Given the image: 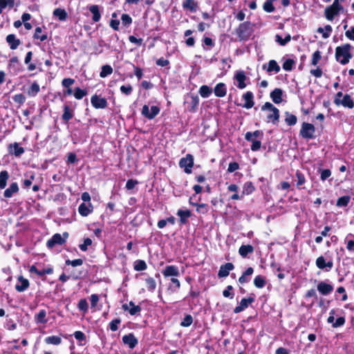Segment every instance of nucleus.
Returning <instances> with one entry per match:
<instances>
[{
  "mask_svg": "<svg viewBox=\"0 0 354 354\" xmlns=\"http://www.w3.org/2000/svg\"><path fill=\"white\" fill-rule=\"evenodd\" d=\"M353 47L349 44H345L335 48L336 60L342 65L348 64L352 58L351 50Z\"/></svg>",
  "mask_w": 354,
  "mask_h": 354,
  "instance_id": "1",
  "label": "nucleus"
},
{
  "mask_svg": "<svg viewBox=\"0 0 354 354\" xmlns=\"http://www.w3.org/2000/svg\"><path fill=\"white\" fill-rule=\"evenodd\" d=\"M344 0H334L333 4L325 9V17L328 21H333L335 16L343 10V7L340 4Z\"/></svg>",
  "mask_w": 354,
  "mask_h": 354,
  "instance_id": "2",
  "label": "nucleus"
},
{
  "mask_svg": "<svg viewBox=\"0 0 354 354\" xmlns=\"http://www.w3.org/2000/svg\"><path fill=\"white\" fill-rule=\"evenodd\" d=\"M262 111L268 110L270 113L267 116L268 122H272L276 124L279 121V111L270 102H266L261 107Z\"/></svg>",
  "mask_w": 354,
  "mask_h": 354,
  "instance_id": "3",
  "label": "nucleus"
},
{
  "mask_svg": "<svg viewBox=\"0 0 354 354\" xmlns=\"http://www.w3.org/2000/svg\"><path fill=\"white\" fill-rule=\"evenodd\" d=\"M334 103L337 106L342 105L348 109H353L354 107V102L351 96L348 94L344 95L341 91L336 94Z\"/></svg>",
  "mask_w": 354,
  "mask_h": 354,
  "instance_id": "4",
  "label": "nucleus"
},
{
  "mask_svg": "<svg viewBox=\"0 0 354 354\" xmlns=\"http://www.w3.org/2000/svg\"><path fill=\"white\" fill-rule=\"evenodd\" d=\"M315 127L310 123L304 122L300 130V135L305 139L310 140L314 138Z\"/></svg>",
  "mask_w": 354,
  "mask_h": 354,
  "instance_id": "5",
  "label": "nucleus"
},
{
  "mask_svg": "<svg viewBox=\"0 0 354 354\" xmlns=\"http://www.w3.org/2000/svg\"><path fill=\"white\" fill-rule=\"evenodd\" d=\"M64 237L60 234H55L50 239L47 241L46 245L49 248H53L56 245H62L65 243L66 239L68 236V234L67 232H64L63 234Z\"/></svg>",
  "mask_w": 354,
  "mask_h": 354,
  "instance_id": "6",
  "label": "nucleus"
},
{
  "mask_svg": "<svg viewBox=\"0 0 354 354\" xmlns=\"http://www.w3.org/2000/svg\"><path fill=\"white\" fill-rule=\"evenodd\" d=\"M236 34L241 40L247 39L250 35V28L249 22L241 24L237 28Z\"/></svg>",
  "mask_w": 354,
  "mask_h": 354,
  "instance_id": "7",
  "label": "nucleus"
},
{
  "mask_svg": "<svg viewBox=\"0 0 354 354\" xmlns=\"http://www.w3.org/2000/svg\"><path fill=\"white\" fill-rule=\"evenodd\" d=\"M194 165V158L191 154H187L185 157L181 158L179 162V166L184 168V171L187 174L192 172V168Z\"/></svg>",
  "mask_w": 354,
  "mask_h": 354,
  "instance_id": "8",
  "label": "nucleus"
},
{
  "mask_svg": "<svg viewBox=\"0 0 354 354\" xmlns=\"http://www.w3.org/2000/svg\"><path fill=\"white\" fill-rule=\"evenodd\" d=\"M160 112V109L157 106H152L149 110L147 105H144L142 110V114L148 119L154 118Z\"/></svg>",
  "mask_w": 354,
  "mask_h": 354,
  "instance_id": "9",
  "label": "nucleus"
},
{
  "mask_svg": "<svg viewBox=\"0 0 354 354\" xmlns=\"http://www.w3.org/2000/svg\"><path fill=\"white\" fill-rule=\"evenodd\" d=\"M316 266L321 270L326 269V271H329L333 267V261L331 259L326 261L325 258L320 256L316 259Z\"/></svg>",
  "mask_w": 354,
  "mask_h": 354,
  "instance_id": "10",
  "label": "nucleus"
},
{
  "mask_svg": "<svg viewBox=\"0 0 354 354\" xmlns=\"http://www.w3.org/2000/svg\"><path fill=\"white\" fill-rule=\"evenodd\" d=\"M91 102L95 109H104L107 106V101L104 97L94 95L91 98Z\"/></svg>",
  "mask_w": 354,
  "mask_h": 354,
  "instance_id": "11",
  "label": "nucleus"
},
{
  "mask_svg": "<svg viewBox=\"0 0 354 354\" xmlns=\"http://www.w3.org/2000/svg\"><path fill=\"white\" fill-rule=\"evenodd\" d=\"M122 342L124 344L127 345L130 348H133L138 344V339L136 338L133 333L125 335L122 337Z\"/></svg>",
  "mask_w": 354,
  "mask_h": 354,
  "instance_id": "12",
  "label": "nucleus"
},
{
  "mask_svg": "<svg viewBox=\"0 0 354 354\" xmlns=\"http://www.w3.org/2000/svg\"><path fill=\"white\" fill-rule=\"evenodd\" d=\"M317 290L323 295H329L333 290V286L324 281H321L317 285Z\"/></svg>",
  "mask_w": 354,
  "mask_h": 354,
  "instance_id": "13",
  "label": "nucleus"
},
{
  "mask_svg": "<svg viewBox=\"0 0 354 354\" xmlns=\"http://www.w3.org/2000/svg\"><path fill=\"white\" fill-rule=\"evenodd\" d=\"M234 265L232 263H226L220 267L218 276L219 278L226 277L229 275L230 272L234 269Z\"/></svg>",
  "mask_w": 354,
  "mask_h": 354,
  "instance_id": "14",
  "label": "nucleus"
},
{
  "mask_svg": "<svg viewBox=\"0 0 354 354\" xmlns=\"http://www.w3.org/2000/svg\"><path fill=\"white\" fill-rule=\"evenodd\" d=\"M162 273L165 277H178L179 275V270L178 267L175 266H167Z\"/></svg>",
  "mask_w": 354,
  "mask_h": 354,
  "instance_id": "15",
  "label": "nucleus"
},
{
  "mask_svg": "<svg viewBox=\"0 0 354 354\" xmlns=\"http://www.w3.org/2000/svg\"><path fill=\"white\" fill-rule=\"evenodd\" d=\"M254 301L252 297L243 298L241 299L240 304L234 309V313H239L248 307L249 304Z\"/></svg>",
  "mask_w": 354,
  "mask_h": 354,
  "instance_id": "16",
  "label": "nucleus"
},
{
  "mask_svg": "<svg viewBox=\"0 0 354 354\" xmlns=\"http://www.w3.org/2000/svg\"><path fill=\"white\" fill-rule=\"evenodd\" d=\"M122 308L124 310L129 311L131 315H135L141 311V308L136 305L133 301H130L129 304H123Z\"/></svg>",
  "mask_w": 354,
  "mask_h": 354,
  "instance_id": "17",
  "label": "nucleus"
},
{
  "mask_svg": "<svg viewBox=\"0 0 354 354\" xmlns=\"http://www.w3.org/2000/svg\"><path fill=\"white\" fill-rule=\"evenodd\" d=\"M243 99L245 101V103L243 104V108L248 109L254 106V95L252 92L248 91L245 94H243Z\"/></svg>",
  "mask_w": 354,
  "mask_h": 354,
  "instance_id": "18",
  "label": "nucleus"
},
{
  "mask_svg": "<svg viewBox=\"0 0 354 354\" xmlns=\"http://www.w3.org/2000/svg\"><path fill=\"white\" fill-rule=\"evenodd\" d=\"M29 286V281L28 279L24 278L22 276L19 277L18 283L15 286V289L18 292L25 291Z\"/></svg>",
  "mask_w": 354,
  "mask_h": 354,
  "instance_id": "19",
  "label": "nucleus"
},
{
  "mask_svg": "<svg viewBox=\"0 0 354 354\" xmlns=\"http://www.w3.org/2000/svg\"><path fill=\"white\" fill-rule=\"evenodd\" d=\"M9 152L14 154L15 156H20L24 153V149L19 146V143L15 142L9 145Z\"/></svg>",
  "mask_w": 354,
  "mask_h": 354,
  "instance_id": "20",
  "label": "nucleus"
},
{
  "mask_svg": "<svg viewBox=\"0 0 354 354\" xmlns=\"http://www.w3.org/2000/svg\"><path fill=\"white\" fill-rule=\"evenodd\" d=\"M283 91L281 88H275L270 93V97L273 102L279 104L282 102Z\"/></svg>",
  "mask_w": 354,
  "mask_h": 354,
  "instance_id": "21",
  "label": "nucleus"
},
{
  "mask_svg": "<svg viewBox=\"0 0 354 354\" xmlns=\"http://www.w3.org/2000/svg\"><path fill=\"white\" fill-rule=\"evenodd\" d=\"M92 211L93 206L90 203L87 204L83 203L78 207L79 213L83 216H88Z\"/></svg>",
  "mask_w": 354,
  "mask_h": 354,
  "instance_id": "22",
  "label": "nucleus"
},
{
  "mask_svg": "<svg viewBox=\"0 0 354 354\" xmlns=\"http://www.w3.org/2000/svg\"><path fill=\"white\" fill-rule=\"evenodd\" d=\"M6 41L10 45V47L12 50H15L17 48V47L20 45V40L17 39L15 35L10 34L6 37Z\"/></svg>",
  "mask_w": 354,
  "mask_h": 354,
  "instance_id": "23",
  "label": "nucleus"
},
{
  "mask_svg": "<svg viewBox=\"0 0 354 354\" xmlns=\"http://www.w3.org/2000/svg\"><path fill=\"white\" fill-rule=\"evenodd\" d=\"M177 216L180 217V222L181 224H185L187 222L188 218L191 216V211L189 209H178L177 212Z\"/></svg>",
  "mask_w": 354,
  "mask_h": 354,
  "instance_id": "24",
  "label": "nucleus"
},
{
  "mask_svg": "<svg viewBox=\"0 0 354 354\" xmlns=\"http://www.w3.org/2000/svg\"><path fill=\"white\" fill-rule=\"evenodd\" d=\"M214 94L218 97H223L226 95L227 88L223 83H218L214 88Z\"/></svg>",
  "mask_w": 354,
  "mask_h": 354,
  "instance_id": "25",
  "label": "nucleus"
},
{
  "mask_svg": "<svg viewBox=\"0 0 354 354\" xmlns=\"http://www.w3.org/2000/svg\"><path fill=\"white\" fill-rule=\"evenodd\" d=\"M19 191V187L17 183H12L3 193L6 198H11L12 195Z\"/></svg>",
  "mask_w": 354,
  "mask_h": 354,
  "instance_id": "26",
  "label": "nucleus"
},
{
  "mask_svg": "<svg viewBox=\"0 0 354 354\" xmlns=\"http://www.w3.org/2000/svg\"><path fill=\"white\" fill-rule=\"evenodd\" d=\"M235 79L238 82V88L243 89L246 86V84L245 83L246 77L243 71H239L235 75Z\"/></svg>",
  "mask_w": 354,
  "mask_h": 354,
  "instance_id": "27",
  "label": "nucleus"
},
{
  "mask_svg": "<svg viewBox=\"0 0 354 354\" xmlns=\"http://www.w3.org/2000/svg\"><path fill=\"white\" fill-rule=\"evenodd\" d=\"M254 252V248L251 245H242L239 250V253L242 257H246L248 254Z\"/></svg>",
  "mask_w": 354,
  "mask_h": 354,
  "instance_id": "28",
  "label": "nucleus"
},
{
  "mask_svg": "<svg viewBox=\"0 0 354 354\" xmlns=\"http://www.w3.org/2000/svg\"><path fill=\"white\" fill-rule=\"evenodd\" d=\"M254 270L250 267L247 268L245 272L239 277V282L241 284L248 283L250 281V277L253 274Z\"/></svg>",
  "mask_w": 354,
  "mask_h": 354,
  "instance_id": "29",
  "label": "nucleus"
},
{
  "mask_svg": "<svg viewBox=\"0 0 354 354\" xmlns=\"http://www.w3.org/2000/svg\"><path fill=\"white\" fill-rule=\"evenodd\" d=\"M40 91V87L37 82H34L27 91V94L30 97H35Z\"/></svg>",
  "mask_w": 354,
  "mask_h": 354,
  "instance_id": "30",
  "label": "nucleus"
},
{
  "mask_svg": "<svg viewBox=\"0 0 354 354\" xmlns=\"http://www.w3.org/2000/svg\"><path fill=\"white\" fill-rule=\"evenodd\" d=\"M89 10L93 14L92 19L95 22L99 21L100 18H101V15H100V11H99L98 6L93 5L91 6H90Z\"/></svg>",
  "mask_w": 354,
  "mask_h": 354,
  "instance_id": "31",
  "label": "nucleus"
},
{
  "mask_svg": "<svg viewBox=\"0 0 354 354\" xmlns=\"http://www.w3.org/2000/svg\"><path fill=\"white\" fill-rule=\"evenodd\" d=\"M280 66L275 60L272 59L268 62L267 68V71L268 73L274 72V73H278L280 71Z\"/></svg>",
  "mask_w": 354,
  "mask_h": 354,
  "instance_id": "32",
  "label": "nucleus"
},
{
  "mask_svg": "<svg viewBox=\"0 0 354 354\" xmlns=\"http://www.w3.org/2000/svg\"><path fill=\"white\" fill-rule=\"evenodd\" d=\"M262 136H263V133L259 130H257L254 132H247L245 133V138L246 140L250 142V141L255 140V138H259Z\"/></svg>",
  "mask_w": 354,
  "mask_h": 354,
  "instance_id": "33",
  "label": "nucleus"
},
{
  "mask_svg": "<svg viewBox=\"0 0 354 354\" xmlns=\"http://www.w3.org/2000/svg\"><path fill=\"white\" fill-rule=\"evenodd\" d=\"M212 93V89L207 85H203L199 89V94L203 98L208 97Z\"/></svg>",
  "mask_w": 354,
  "mask_h": 354,
  "instance_id": "34",
  "label": "nucleus"
},
{
  "mask_svg": "<svg viewBox=\"0 0 354 354\" xmlns=\"http://www.w3.org/2000/svg\"><path fill=\"white\" fill-rule=\"evenodd\" d=\"M9 178L8 172L6 170L0 172V189H4Z\"/></svg>",
  "mask_w": 354,
  "mask_h": 354,
  "instance_id": "35",
  "label": "nucleus"
},
{
  "mask_svg": "<svg viewBox=\"0 0 354 354\" xmlns=\"http://www.w3.org/2000/svg\"><path fill=\"white\" fill-rule=\"evenodd\" d=\"M54 16L57 17L60 21L66 20L67 17V13L65 10L62 8H56L53 11Z\"/></svg>",
  "mask_w": 354,
  "mask_h": 354,
  "instance_id": "36",
  "label": "nucleus"
},
{
  "mask_svg": "<svg viewBox=\"0 0 354 354\" xmlns=\"http://www.w3.org/2000/svg\"><path fill=\"white\" fill-rule=\"evenodd\" d=\"M332 27L330 25H326L324 28L319 27L317 29V32L322 34V37L324 39L329 37L330 32H332Z\"/></svg>",
  "mask_w": 354,
  "mask_h": 354,
  "instance_id": "37",
  "label": "nucleus"
},
{
  "mask_svg": "<svg viewBox=\"0 0 354 354\" xmlns=\"http://www.w3.org/2000/svg\"><path fill=\"white\" fill-rule=\"evenodd\" d=\"M46 312L45 310H41L35 316V321L39 324H46L47 319H46Z\"/></svg>",
  "mask_w": 354,
  "mask_h": 354,
  "instance_id": "38",
  "label": "nucleus"
},
{
  "mask_svg": "<svg viewBox=\"0 0 354 354\" xmlns=\"http://www.w3.org/2000/svg\"><path fill=\"white\" fill-rule=\"evenodd\" d=\"M45 342L48 344L59 345L62 342V339L58 336H49L46 337Z\"/></svg>",
  "mask_w": 354,
  "mask_h": 354,
  "instance_id": "39",
  "label": "nucleus"
},
{
  "mask_svg": "<svg viewBox=\"0 0 354 354\" xmlns=\"http://www.w3.org/2000/svg\"><path fill=\"white\" fill-rule=\"evenodd\" d=\"M145 282L147 290L153 292L156 288V280L152 277H148L145 279Z\"/></svg>",
  "mask_w": 354,
  "mask_h": 354,
  "instance_id": "40",
  "label": "nucleus"
},
{
  "mask_svg": "<svg viewBox=\"0 0 354 354\" xmlns=\"http://www.w3.org/2000/svg\"><path fill=\"white\" fill-rule=\"evenodd\" d=\"M190 104L191 107L189 109L190 111L194 112L196 109V107L199 103V98L196 95L190 96V102H188Z\"/></svg>",
  "mask_w": 354,
  "mask_h": 354,
  "instance_id": "41",
  "label": "nucleus"
},
{
  "mask_svg": "<svg viewBox=\"0 0 354 354\" xmlns=\"http://www.w3.org/2000/svg\"><path fill=\"white\" fill-rule=\"evenodd\" d=\"M171 282L174 285H169L168 289L171 290L172 292H176L180 287V282L176 278H171Z\"/></svg>",
  "mask_w": 354,
  "mask_h": 354,
  "instance_id": "42",
  "label": "nucleus"
},
{
  "mask_svg": "<svg viewBox=\"0 0 354 354\" xmlns=\"http://www.w3.org/2000/svg\"><path fill=\"white\" fill-rule=\"evenodd\" d=\"M254 284L258 288H263L266 285L264 277L261 275L257 276L254 279Z\"/></svg>",
  "mask_w": 354,
  "mask_h": 354,
  "instance_id": "43",
  "label": "nucleus"
},
{
  "mask_svg": "<svg viewBox=\"0 0 354 354\" xmlns=\"http://www.w3.org/2000/svg\"><path fill=\"white\" fill-rule=\"evenodd\" d=\"M147 264L143 260H137L134 262V270L136 271H142L147 269Z\"/></svg>",
  "mask_w": 354,
  "mask_h": 354,
  "instance_id": "44",
  "label": "nucleus"
},
{
  "mask_svg": "<svg viewBox=\"0 0 354 354\" xmlns=\"http://www.w3.org/2000/svg\"><path fill=\"white\" fill-rule=\"evenodd\" d=\"M113 73V68L109 65H104L102 67L101 72L100 73V76L101 77H105L109 75H111Z\"/></svg>",
  "mask_w": 354,
  "mask_h": 354,
  "instance_id": "45",
  "label": "nucleus"
},
{
  "mask_svg": "<svg viewBox=\"0 0 354 354\" xmlns=\"http://www.w3.org/2000/svg\"><path fill=\"white\" fill-rule=\"evenodd\" d=\"M297 117L295 115L290 114L288 112L286 113L285 121L289 126L295 125L297 123Z\"/></svg>",
  "mask_w": 354,
  "mask_h": 354,
  "instance_id": "46",
  "label": "nucleus"
},
{
  "mask_svg": "<svg viewBox=\"0 0 354 354\" xmlns=\"http://www.w3.org/2000/svg\"><path fill=\"white\" fill-rule=\"evenodd\" d=\"M41 32H42V28L41 27H37L35 28V35H34V38L35 39H38L41 41H44L46 39H47V35L46 34H44V35H40Z\"/></svg>",
  "mask_w": 354,
  "mask_h": 354,
  "instance_id": "47",
  "label": "nucleus"
},
{
  "mask_svg": "<svg viewBox=\"0 0 354 354\" xmlns=\"http://www.w3.org/2000/svg\"><path fill=\"white\" fill-rule=\"evenodd\" d=\"M73 115L72 112L70 111V108L68 106L66 105L64 107V113L62 115V119L65 121H68L73 118Z\"/></svg>",
  "mask_w": 354,
  "mask_h": 354,
  "instance_id": "48",
  "label": "nucleus"
},
{
  "mask_svg": "<svg viewBox=\"0 0 354 354\" xmlns=\"http://www.w3.org/2000/svg\"><path fill=\"white\" fill-rule=\"evenodd\" d=\"M275 38V41L281 46H285L291 39L290 35H288L284 39H283L280 35H277Z\"/></svg>",
  "mask_w": 354,
  "mask_h": 354,
  "instance_id": "49",
  "label": "nucleus"
},
{
  "mask_svg": "<svg viewBox=\"0 0 354 354\" xmlns=\"http://www.w3.org/2000/svg\"><path fill=\"white\" fill-rule=\"evenodd\" d=\"M350 201V197L348 196H344L338 198L337 201V205L338 207H345L348 205Z\"/></svg>",
  "mask_w": 354,
  "mask_h": 354,
  "instance_id": "50",
  "label": "nucleus"
},
{
  "mask_svg": "<svg viewBox=\"0 0 354 354\" xmlns=\"http://www.w3.org/2000/svg\"><path fill=\"white\" fill-rule=\"evenodd\" d=\"M14 0H0V14L7 6L13 7Z\"/></svg>",
  "mask_w": 354,
  "mask_h": 354,
  "instance_id": "51",
  "label": "nucleus"
},
{
  "mask_svg": "<svg viewBox=\"0 0 354 354\" xmlns=\"http://www.w3.org/2000/svg\"><path fill=\"white\" fill-rule=\"evenodd\" d=\"M263 8L267 12H272L274 10L272 0H267L264 3Z\"/></svg>",
  "mask_w": 354,
  "mask_h": 354,
  "instance_id": "52",
  "label": "nucleus"
},
{
  "mask_svg": "<svg viewBox=\"0 0 354 354\" xmlns=\"http://www.w3.org/2000/svg\"><path fill=\"white\" fill-rule=\"evenodd\" d=\"M87 92L85 90H82L80 88L77 87L75 88L74 96L77 100L82 99L85 95H86Z\"/></svg>",
  "mask_w": 354,
  "mask_h": 354,
  "instance_id": "53",
  "label": "nucleus"
},
{
  "mask_svg": "<svg viewBox=\"0 0 354 354\" xmlns=\"http://www.w3.org/2000/svg\"><path fill=\"white\" fill-rule=\"evenodd\" d=\"M295 62L292 59H286L283 64V68L286 71H290L292 69Z\"/></svg>",
  "mask_w": 354,
  "mask_h": 354,
  "instance_id": "54",
  "label": "nucleus"
},
{
  "mask_svg": "<svg viewBox=\"0 0 354 354\" xmlns=\"http://www.w3.org/2000/svg\"><path fill=\"white\" fill-rule=\"evenodd\" d=\"M193 322V318L190 315H187L180 323V326L183 327L189 326Z\"/></svg>",
  "mask_w": 354,
  "mask_h": 354,
  "instance_id": "55",
  "label": "nucleus"
},
{
  "mask_svg": "<svg viewBox=\"0 0 354 354\" xmlns=\"http://www.w3.org/2000/svg\"><path fill=\"white\" fill-rule=\"evenodd\" d=\"M122 24L125 26H129L132 23L131 17L127 14H122L121 16Z\"/></svg>",
  "mask_w": 354,
  "mask_h": 354,
  "instance_id": "56",
  "label": "nucleus"
},
{
  "mask_svg": "<svg viewBox=\"0 0 354 354\" xmlns=\"http://www.w3.org/2000/svg\"><path fill=\"white\" fill-rule=\"evenodd\" d=\"M13 100L15 102L19 104H22L26 101V97L22 93L16 94L13 96Z\"/></svg>",
  "mask_w": 354,
  "mask_h": 354,
  "instance_id": "57",
  "label": "nucleus"
},
{
  "mask_svg": "<svg viewBox=\"0 0 354 354\" xmlns=\"http://www.w3.org/2000/svg\"><path fill=\"white\" fill-rule=\"evenodd\" d=\"M321 53L319 50H316L313 54V56H312V60H311V62H312V64L314 65V66H316L319 61L321 59Z\"/></svg>",
  "mask_w": 354,
  "mask_h": 354,
  "instance_id": "58",
  "label": "nucleus"
},
{
  "mask_svg": "<svg viewBox=\"0 0 354 354\" xmlns=\"http://www.w3.org/2000/svg\"><path fill=\"white\" fill-rule=\"evenodd\" d=\"M121 320L120 319H115L111 321L109 324L111 330L116 331L118 329V325L120 324Z\"/></svg>",
  "mask_w": 354,
  "mask_h": 354,
  "instance_id": "59",
  "label": "nucleus"
},
{
  "mask_svg": "<svg viewBox=\"0 0 354 354\" xmlns=\"http://www.w3.org/2000/svg\"><path fill=\"white\" fill-rule=\"evenodd\" d=\"M92 244V240L90 238H86L84 241V243L80 245V249L82 251H86L88 249V246L91 245Z\"/></svg>",
  "mask_w": 354,
  "mask_h": 354,
  "instance_id": "60",
  "label": "nucleus"
},
{
  "mask_svg": "<svg viewBox=\"0 0 354 354\" xmlns=\"http://www.w3.org/2000/svg\"><path fill=\"white\" fill-rule=\"evenodd\" d=\"M82 263H83V260L81 259H74L72 261L71 260L66 261V265H71L73 267L80 266L82 265Z\"/></svg>",
  "mask_w": 354,
  "mask_h": 354,
  "instance_id": "61",
  "label": "nucleus"
},
{
  "mask_svg": "<svg viewBox=\"0 0 354 354\" xmlns=\"http://www.w3.org/2000/svg\"><path fill=\"white\" fill-rule=\"evenodd\" d=\"M78 308L80 310L86 312L88 308V303L86 299H83L80 300L78 303Z\"/></svg>",
  "mask_w": 354,
  "mask_h": 354,
  "instance_id": "62",
  "label": "nucleus"
},
{
  "mask_svg": "<svg viewBox=\"0 0 354 354\" xmlns=\"http://www.w3.org/2000/svg\"><path fill=\"white\" fill-rule=\"evenodd\" d=\"M254 188L250 182H248L244 185L243 194H250L254 191Z\"/></svg>",
  "mask_w": 354,
  "mask_h": 354,
  "instance_id": "63",
  "label": "nucleus"
},
{
  "mask_svg": "<svg viewBox=\"0 0 354 354\" xmlns=\"http://www.w3.org/2000/svg\"><path fill=\"white\" fill-rule=\"evenodd\" d=\"M296 177L297 178V186L299 187L304 184L306 180L304 176L299 171H297Z\"/></svg>",
  "mask_w": 354,
  "mask_h": 354,
  "instance_id": "64",
  "label": "nucleus"
}]
</instances>
